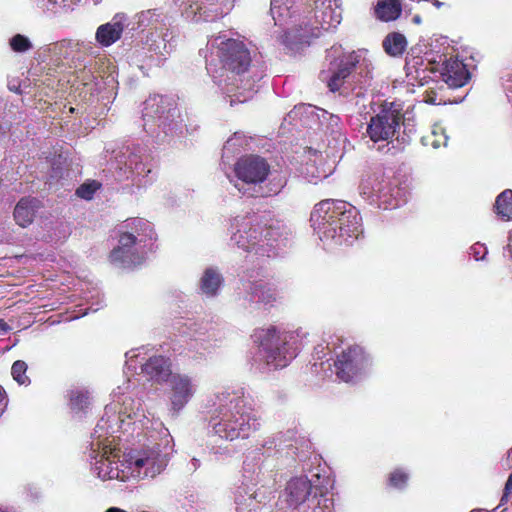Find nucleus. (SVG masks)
Listing matches in <instances>:
<instances>
[{"instance_id": "1", "label": "nucleus", "mask_w": 512, "mask_h": 512, "mask_svg": "<svg viewBox=\"0 0 512 512\" xmlns=\"http://www.w3.org/2000/svg\"><path fill=\"white\" fill-rule=\"evenodd\" d=\"M131 379L113 391V402L106 405L105 413L96 424L91 435L89 460L91 472L102 481H129L127 455L121 453L115 445L121 436L117 433L130 432V426L143 428L148 423V416L142 403L126 395Z\"/></svg>"}, {"instance_id": "2", "label": "nucleus", "mask_w": 512, "mask_h": 512, "mask_svg": "<svg viewBox=\"0 0 512 512\" xmlns=\"http://www.w3.org/2000/svg\"><path fill=\"white\" fill-rule=\"evenodd\" d=\"M206 69L214 82L229 97L230 105L244 103L253 97L254 82L242 78L251 64V51L240 39L221 33L208 40Z\"/></svg>"}, {"instance_id": "3", "label": "nucleus", "mask_w": 512, "mask_h": 512, "mask_svg": "<svg viewBox=\"0 0 512 512\" xmlns=\"http://www.w3.org/2000/svg\"><path fill=\"white\" fill-rule=\"evenodd\" d=\"M209 425L221 439H247L261 427V416L241 389L225 388L215 392L207 402Z\"/></svg>"}, {"instance_id": "4", "label": "nucleus", "mask_w": 512, "mask_h": 512, "mask_svg": "<svg viewBox=\"0 0 512 512\" xmlns=\"http://www.w3.org/2000/svg\"><path fill=\"white\" fill-rule=\"evenodd\" d=\"M143 428L130 426L129 434L144 432L143 443L126 452L129 480H149L160 475L174 454V440L169 430L159 421H151Z\"/></svg>"}, {"instance_id": "5", "label": "nucleus", "mask_w": 512, "mask_h": 512, "mask_svg": "<svg viewBox=\"0 0 512 512\" xmlns=\"http://www.w3.org/2000/svg\"><path fill=\"white\" fill-rule=\"evenodd\" d=\"M310 221L319 239L327 244L349 245L363 232L358 210L340 200L326 199L316 204Z\"/></svg>"}, {"instance_id": "6", "label": "nucleus", "mask_w": 512, "mask_h": 512, "mask_svg": "<svg viewBox=\"0 0 512 512\" xmlns=\"http://www.w3.org/2000/svg\"><path fill=\"white\" fill-rule=\"evenodd\" d=\"M230 243L243 251H255V254L267 257L276 255V249L286 245L287 236L279 223H263L256 214L238 215L231 221Z\"/></svg>"}, {"instance_id": "7", "label": "nucleus", "mask_w": 512, "mask_h": 512, "mask_svg": "<svg viewBox=\"0 0 512 512\" xmlns=\"http://www.w3.org/2000/svg\"><path fill=\"white\" fill-rule=\"evenodd\" d=\"M307 333L298 328L293 331H279L275 327L255 332V342L259 344V358L270 369L283 368L296 357L303 346Z\"/></svg>"}, {"instance_id": "8", "label": "nucleus", "mask_w": 512, "mask_h": 512, "mask_svg": "<svg viewBox=\"0 0 512 512\" xmlns=\"http://www.w3.org/2000/svg\"><path fill=\"white\" fill-rule=\"evenodd\" d=\"M364 201L381 209H395L407 201V191L381 173L365 175L359 184Z\"/></svg>"}, {"instance_id": "9", "label": "nucleus", "mask_w": 512, "mask_h": 512, "mask_svg": "<svg viewBox=\"0 0 512 512\" xmlns=\"http://www.w3.org/2000/svg\"><path fill=\"white\" fill-rule=\"evenodd\" d=\"M284 496L290 507L303 506V512H334L333 499L314 487L306 476L290 479Z\"/></svg>"}, {"instance_id": "10", "label": "nucleus", "mask_w": 512, "mask_h": 512, "mask_svg": "<svg viewBox=\"0 0 512 512\" xmlns=\"http://www.w3.org/2000/svg\"><path fill=\"white\" fill-rule=\"evenodd\" d=\"M143 119L145 127L155 122L158 128L168 134L181 132L183 119L174 102L162 95L150 96L144 102Z\"/></svg>"}, {"instance_id": "11", "label": "nucleus", "mask_w": 512, "mask_h": 512, "mask_svg": "<svg viewBox=\"0 0 512 512\" xmlns=\"http://www.w3.org/2000/svg\"><path fill=\"white\" fill-rule=\"evenodd\" d=\"M366 52H352L347 57L341 60L340 65L336 71H333L331 75L328 72L322 71L320 78L323 81H327V85L332 92L339 91L346 84L345 79L351 74V68L359 70L357 74L360 76L358 79L359 89L362 90L364 87L370 84L372 79V63L365 57ZM361 91L357 92L360 95Z\"/></svg>"}, {"instance_id": "12", "label": "nucleus", "mask_w": 512, "mask_h": 512, "mask_svg": "<svg viewBox=\"0 0 512 512\" xmlns=\"http://www.w3.org/2000/svg\"><path fill=\"white\" fill-rule=\"evenodd\" d=\"M377 105L379 111L370 120L367 127V134L373 142L386 141L392 144L393 148L401 149L402 147L394 144L393 137L400 129L402 119V106L399 103L387 102L373 103Z\"/></svg>"}, {"instance_id": "13", "label": "nucleus", "mask_w": 512, "mask_h": 512, "mask_svg": "<svg viewBox=\"0 0 512 512\" xmlns=\"http://www.w3.org/2000/svg\"><path fill=\"white\" fill-rule=\"evenodd\" d=\"M372 358L360 345H349L337 355V377L344 382H354L372 367Z\"/></svg>"}, {"instance_id": "14", "label": "nucleus", "mask_w": 512, "mask_h": 512, "mask_svg": "<svg viewBox=\"0 0 512 512\" xmlns=\"http://www.w3.org/2000/svg\"><path fill=\"white\" fill-rule=\"evenodd\" d=\"M269 171L270 166L264 158L255 155L242 157L234 165V186L243 195L252 196V186L262 183Z\"/></svg>"}, {"instance_id": "15", "label": "nucleus", "mask_w": 512, "mask_h": 512, "mask_svg": "<svg viewBox=\"0 0 512 512\" xmlns=\"http://www.w3.org/2000/svg\"><path fill=\"white\" fill-rule=\"evenodd\" d=\"M125 356L127 370L125 373L127 374L133 375L137 370V365L140 364L141 372L158 383L166 382L173 375L168 358L153 356L143 362L144 358L141 357L139 350H131Z\"/></svg>"}, {"instance_id": "16", "label": "nucleus", "mask_w": 512, "mask_h": 512, "mask_svg": "<svg viewBox=\"0 0 512 512\" xmlns=\"http://www.w3.org/2000/svg\"><path fill=\"white\" fill-rule=\"evenodd\" d=\"M153 251L151 247L138 245L132 237L120 234L118 246L110 253V261L117 267L133 268L143 264Z\"/></svg>"}, {"instance_id": "17", "label": "nucleus", "mask_w": 512, "mask_h": 512, "mask_svg": "<svg viewBox=\"0 0 512 512\" xmlns=\"http://www.w3.org/2000/svg\"><path fill=\"white\" fill-rule=\"evenodd\" d=\"M169 387L170 410L178 414L194 397L198 389L196 378L174 373L166 381Z\"/></svg>"}, {"instance_id": "18", "label": "nucleus", "mask_w": 512, "mask_h": 512, "mask_svg": "<svg viewBox=\"0 0 512 512\" xmlns=\"http://www.w3.org/2000/svg\"><path fill=\"white\" fill-rule=\"evenodd\" d=\"M119 163L124 165L125 170L134 177L139 186H144L150 181L148 177L152 168L148 162V156L143 153L142 148H127Z\"/></svg>"}, {"instance_id": "19", "label": "nucleus", "mask_w": 512, "mask_h": 512, "mask_svg": "<svg viewBox=\"0 0 512 512\" xmlns=\"http://www.w3.org/2000/svg\"><path fill=\"white\" fill-rule=\"evenodd\" d=\"M174 4L181 8L182 16L190 22H209L218 19L222 13L213 3L206 5L199 0H172Z\"/></svg>"}, {"instance_id": "20", "label": "nucleus", "mask_w": 512, "mask_h": 512, "mask_svg": "<svg viewBox=\"0 0 512 512\" xmlns=\"http://www.w3.org/2000/svg\"><path fill=\"white\" fill-rule=\"evenodd\" d=\"M122 235L133 238L138 245L155 248L156 233L153 225L143 218H132L124 222Z\"/></svg>"}, {"instance_id": "21", "label": "nucleus", "mask_w": 512, "mask_h": 512, "mask_svg": "<svg viewBox=\"0 0 512 512\" xmlns=\"http://www.w3.org/2000/svg\"><path fill=\"white\" fill-rule=\"evenodd\" d=\"M440 76L450 88L464 86L469 80V72L466 65L458 59L445 60L439 68Z\"/></svg>"}, {"instance_id": "22", "label": "nucleus", "mask_w": 512, "mask_h": 512, "mask_svg": "<svg viewBox=\"0 0 512 512\" xmlns=\"http://www.w3.org/2000/svg\"><path fill=\"white\" fill-rule=\"evenodd\" d=\"M126 17L121 14L114 16L112 21L100 25L95 34V39L100 46L109 47L118 41L125 27Z\"/></svg>"}, {"instance_id": "23", "label": "nucleus", "mask_w": 512, "mask_h": 512, "mask_svg": "<svg viewBox=\"0 0 512 512\" xmlns=\"http://www.w3.org/2000/svg\"><path fill=\"white\" fill-rule=\"evenodd\" d=\"M315 18L323 30H329L340 24L341 12L335 3L334 6L332 5L331 0L322 1L320 4H316Z\"/></svg>"}, {"instance_id": "24", "label": "nucleus", "mask_w": 512, "mask_h": 512, "mask_svg": "<svg viewBox=\"0 0 512 512\" xmlns=\"http://www.w3.org/2000/svg\"><path fill=\"white\" fill-rule=\"evenodd\" d=\"M175 36L169 29L155 31L147 38L149 49L156 54L165 56L170 54L176 46Z\"/></svg>"}, {"instance_id": "25", "label": "nucleus", "mask_w": 512, "mask_h": 512, "mask_svg": "<svg viewBox=\"0 0 512 512\" xmlns=\"http://www.w3.org/2000/svg\"><path fill=\"white\" fill-rule=\"evenodd\" d=\"M334 169V161L327 162L320 157L314 162H307L304 173L309 182L317 183L318 181L330 176Z\"/></svg>"}, {"instance_id": "26", "label": "nucleus", "mask_w": 512, "mask_h": 512, "mask_svg": "<svg viewBox=\"0 0 512 512\" xmlns=\"http://www.w3.org/2000/svg\"><path fill=\"white\" fill-rule=\"evenodd\" d=\"M38 200L35 198H22L14 209V219L21 227H27L33 222Z\"/></svg>"}, {"instance_id": "27", "label": "nucleus", "mask_w": 512, "mask_h": 512, "mask_svg": "<svg viewBox=\"0 0 512 512\" xmlns=\"http://www.w3.org/2000/svg\"><path fill=\"white\" fill-rule=\"evenodd\" d=\"M222 282L223 278L218 269L214 267H208L204 270L200 278V291L202 294L208 297H213L218 293Z\"/></svg>"}, {"instance_id": "28", "label": "nucleus", "mask_w": 512, "mask_h": 512, "mask_svg": "<svg viewBox=\"0 0 512 512\" xmlns=\"http://www.w3.org/2000/svg\"><path fill=\"white\" fill-rule=\"evenodd\" d=\"M170 17L162 9H149L139 14L138 23L141 27H151L155 31L163 30L169 24Z\"/></svg>"}, {"instance_id": "29", "label": "nucleus", "mask_w": 512, "mask_h": 512, "mask_svg": "<svg viewBox=\"0 0 512 512\" xmlns=\"http://www.w3.org/2000/svg\"><path fill=\"white\" fill-rule=\"evenodd\" d=\"M311 114H315L320 126L331 135H340L342 123L338 115L331 114L324 109L310 106L307 108Z\"/></svg>"}, {"instance_id": "30", "label": "nucleus", "mask_w": 512, "mask_h": 512, "mask_svg": "<svg viewBox=\"0 0 512 512\" xmlns=\"http://www.w3.org/2000/svg\"><path fill=\"white\" fill-rule=\"evenodd\" d=\"M248 291L252 302H263L270 303L276 300V290L270 285L263 281L248 283L245 287Z\"/></svg>"}, {"instance_id": "31", "label": "nucleus", "mask_w": 512, "mask_h": 512, "mask_svg": "<svg viewBox=\"0 0 512 512\" xmlns=\"http://www.w3.org/2000/svg\"><path fill=\"white\" fill-rule=\"evenodd\" d=\"M263 476L260 463L255 458L247 457L243 463L242 484L247 487L256 486L264 482Z\"/></svg>"}, {"instance_id": "32", "label": "nucleus", "mask_w": 512, "mask_h": 512, "mask_svg": "<svg viewBox=\"0 0 512 512\" xmlns=\"http://www.w3.org/2000/svg\"><path fill=\"white\" fill-rule=\"evenodd\" d=\"M402 11V5L399 0H379L375 7L377 18L388 22L396 20Z\"/></svg>"}, {"instance_id": "33", "label": "nucleus", "mask_w": 512, "mask_h": 512, "mask_svg": "<svg viewBox=\"0 0 512 512\" xmlns=\"http://www.w3.org/2000/svg\"><path fill=\"white\" fill-rule=\"evenodd\" d=\"M407 46V40L405 36L398 32L388 34L383 40V48L390 56L401 55Z\"/></svg>"}, {"instance_id": "34", "label": "nucleus", "mask_w": 512, "mask_h": 512, "mask_svg": "<svg viewBox=\"0 0 512 512\" xmlns=\"http://www.w3.org/2000/svg\"><path fill=\"white\" fill-rule=\"evenodd\" d=\"M448 142V136L446 130L441 125H434L431 131L422 137V143L425 146H432L437 149L439 147H445Z\"/></svg>"}, {"instance_id": "35", "label": "nucleus", "mask_w": 512, "mask_h": 512, "mask_svg": "<svg viewBox=\"0 0 512 512\" xmlns=\"http://www.w3.org/2000/svg\"><path fill=\"white\" fill-rule=\"evenodd\" d=\"M497 214L504 220L512 219V190H505L496 199Z\"/></svg>"}, {"instance_id": "36", "label": "nucleus", "mask_w": 512, "mask_h": 512, "mask_svg": "<svg viewBox=\"0 0 512 512\" xmlns=\"http://www.w3.org/2000/svg\"><path fill=\"white\" fill-rule=\"evenodd\" d=\"M69 397H70V406L73 411H76V412L84 411L90 404V395L87 390H84V389L71 390Z\"/></svg>"}, {"instance_id": "37", "label": "nucleus", "mask_w": 512, "mask_h": 512, "mask_svg": "<svg viewBox=\"0 0 512 512\" xmlns=\"http://www.w3.org/2000/svg\"><path fill=\"white\" fill-rule=\"evenodd\" d=\"M80 43L72 40H62L53 44L49 50L59 57H70L71 52L74 50H78Z\"/></svg>"}, {"instance_id": "38", "label": "nucleus", "mask_w": 512, "mask_h": 512, "mask_svg": "<svg viewBox=\"0 0 512 512\" xmlns=\"http://www.w3.org/2000/svg\"><path fill=\"white\" fill-rule=\"evenodd\" d=\"M40 8L53 13L60 9H72L76 3L75 0H36Z\"/></svg>"}, {"instance_id": "39", "label": "nucleus", "mask_w": 512, "mask_h": 512, "mask_svg": "<svg viewBox=\"0 0 512 512\" xmlns=\"http://www.w3.org/2000/svg\"><path fill=\"white\" fill-rule=\"evenodd\" d=\"M27 368V364L22 360L15 361L11 367V375L19 385L30 384V379L26 375Z\"/></svg>"}, {"instance_id": "40", "label": "nucleus", "mask_w": 512, "mask_h": 512, "mask_svg": "<svg viewBox=\"0 0 512 512\" xmlns=\"http://www.w3.org/2000/svg\"><path fill=\"white\" fill-rule=\"evenodd\" d=\"M10 48L16 53H25L33 48L28 37L16 34L9 40Z\"/></svg>"}, {"instance_id": "41", "label": "nucleus", "mask_w": 512, "mask_h": 512, "mask_svg": "<svg viewBox=\"0 0 512 512\" xmlns=\"http://www.w3.org/2000/svg\"><path fill=\"white\" fill-rule=\"evenodd\" d=\"M409 480V473L403 469H395L389 475V485L396 489H403Z\"/></svg>"}, {"instance_id": "42", "label": "nucleus", "mask_w": 512, "mask_h": 512, "mask_svg": "<svg viewBox=\"0 0 512 512\" xmlns=\"http://www.w3.org/2000/svg\"><path fill=\"white\" fill-rule=\"evenodd\" d=\"M270 11L275 22L281 21L289 14L288 7L284 6V0H271Z\"/></svg>"}, {"instance_id": "43", "label": "nucleus", "mask_w": 512, "mask_h": 512, "mask_svg": "<svg viewBox=\"0 0 512 512\" xmlns=\"http://www.w3.org/2000/svg\"><path fill=\"white\" fill-rule=\"evenodd\" d=\"M99 188V184L96 181H92L89 183H84L76 190V194L78 197L90 200L92 199L94 193Z\"/></svg>"}, {"instance_id": "44", "label": "nucleus", "mask_w": 512, "mask_h": 512, "mask_svg": "<svg viewBox=\"0 0 512 512\" xmlns=\"http://www.w3.org/2000/svg\"><path fill=\"white\" fill-rule=\"evenodd\" d=\"M487 253V247L482 243H475L470 247V255L477 261L483 260Z\"/></svg>"}, {"instance_id": "45", "label": "nucleus", "mask_w": 512, "mask_h": 512, "mask_svg": "<svg viewBox=\"0 0 512 512\" xmlns=\"http://www.w3.org/2000/svg\"><path fill=\"white\" fill-rule=\"evenodd\" d=\"M424 102L433 105H440L446 103V100L443 97H438V94L435 91L431 90L426 91V94L424 96Z\"/></svg>"}, {"instance_id": "46", "label": "nucleus", "mask_w": 512, "mask_h": 512, "mask_svg": "<svg viewBox=\"0 0 512 512\" xmlns=\"http://www.w3.org/2000/svg\"><path fill=\"white\" fill-rule=\"evenodd\" d=\"M503 88L505 90L508 101L512 103V73L504 79Z\"/></svg>"}, {"instance_id": "47", "label": "nucleus", "mask_w": 512, "mask_h": 512, "mask_svg": "<svg viewBox=\"0 0 512 512\" xmlns=\"http://www.w3.org/2000/svg\"><path fill=\"white\" fill-rule=\"evenodd\" d=\"M240 137L238 134H235L234 137L227 140V142L224 145V151L229 152L231 151L236 145Z\"/></svg>"}, {"instance_id": "48", "label": "nucleus", "mask_w": 512, "mask_h": 512, "mask_svg": "<svg viewBox=\"0 0 512 512\" xmlns=\"http://www.w3.org/2000/svg\"><path fill=\"white\" fill-rule=\"evenodd\" d=\"M245 74H246V73H244V74L242 75V78H244L245 80H246V79H249L252 83H253V81H255V82H254V92H253V95H254V94L257 92V89H256V82H257L258 80H260V77H257V79H255V78H251L250 76H246Z\"/></svg>"}, {"instance_id": "49", "label": "nucleus", "mask_w": 512, "mask_h": 512, "mask_svg": "<svg viewBox=\"0 0 512 512\" xmlns=\"http://www.w3.org/2000/svg\"><path fill=\"white\" fill-rule=\"evenodd\" d=\"M510 493L511 492L507 491V488H504V493H503V495L501 497V505L507 503Z\"/></svg>"}, {"instance_id": "50", "label": "nucleus", "mask_w": 512, "mask_h": 512, "mask_svg": "<svg viewBox=\"0 0 512 512\" xmlns=\"http://www.w3.org/2000/svg\"><path fill=\"white\" fill-rule=\"evenodd\" d=\"M412 22H413L414 24H416V25L421 24V23H422V18H421V16H420L419 14H414V15L412 16Z\"/></svg>"}, {"instance_id": "51", "label": "nucleus", "mask_w": 512, "mask_h": 512, "mask_svg": "<svg viewBox=\"0 0 512 512\" xmlns=\"http://www.w3.org/2000/svg\"><path fill=\"white\" fill-rule=\"evenodd\" d=\"M505 488H507L508 492H512V473L510 474V476L505 484Z\"/></svg>"}, {"instance_id": "52", "label": "nucleus", "mask_w": 512, "mask_h": 512, "mask_svg": "<svg viewBox=\"0 0 512 512\" xmlns=\"http://www.w3.org/2000/svg\"><path fill=\"white\" fill-rule=\"evenodd\" d=\"M191 466L193 467L194 470H196L200 466L199 460L196 458H193L191 460Z\"/></svg>"}, {"instance_id": "53", "label": "nucleus", "mask_w": 512, "mask_h": 512, "mask_svg": "<svg viewBox=\"0 0 512 512\" xmlns=\"http://www.w3.org/2000/svg\"><path fill=\"white\" fill-rule=\"evenodd\" d=\"M504 256H507L509 255L511 258H512V250H511V245H507V247L504 249V252H503Z\"/></svg>"}, {"instance_id": "54", "label": "nucleus", "mask_w": 512, "mask_h": 512, "mask_svg": "<svg viewBox=\"0 0 512 512\" xmlns=\"http://www.w3.org/2000/svg\"><path fill=\"white\" fill-rule=\"evenodd\" d=\"M0 329L4 331L9 329L8 324L4 320H0Z\"/></svg>"}, {"instance_id": "55", "label": "nucleus", "mask_w": 512, "mask_h": 512, "mask_svg": "<svg viewBox=\"0 0 512 512\" xmlns=\"http://www.w3.org/2000/svg\"><path fill=\"white\" fill-rule=\"evenodd\" d=\"M105 512H127V511L117 508V507H111V508L107 509Z\"/></svg>"}, {"instance_id": "56", "label": "nucleus", "mask_w": 512, "mask_h": 512, "mask_svg": "<svg viewBox=\"0 0 512 512\" xmlns=\"http://www.w3.org/2000/svg\"><path fill=\"white\" fill-rule=\"evenodd\" d=\"M308 107H309V106H307V107H305V106L300 107V108H298L297 110H295V113H298V111H300L301 109H304L306 114L312 115V114L309 112V110L307 109Z\"/></svg>"}, {"instance_id": "57", "label": "nucleus", "mask_w": 512, "mask_h": 512, "mask_svg": "<svg viewBox=\"0 0 512 512\" xmlns=\"http://www.w3.org/2000/svg\"><path fill=\"white\" fill-rule=\"evenodd\" d=\"M5 406H6L5 402L4 401H0V416L4 412Z\"/></svg>"}, {"instance_id": "58", "label": "nucleus", "mask_w": 512, "mask_h": 512, "mask_svg": "<svg viewBox=\"0 0 512 512\" xmlns=\"http://www.w3.org/2000/svg\"><path fill=\"white\" fill-rule=\"evenodd\" d=\"M406 142H408V136H407V135H403V136L401 137V144L403 145V144H405Z\"/></svg>"}, {"instance_id": "59", "label": "nucleus", "mask_w": 512, "mask_h": 512, "mask_svg": "<svg viewBox=\"0 0 512 512\" xmlns=\"http://www.w3.org/2000/svg\"><path fill=\"white\" fill-rule=\"evenodd\" d=\"M0 401H4V395L1 390H0Z\"/></svg>"}, {"instance_id": "60", "label": "nucleus", "mask_w": 512, "mask_h": 512, "mask_svg": "<svg viewBox=\"0 0 512 512\" xmlns=\"http://www.w3.org/2000/svg\"><path fill=\"white\" fill-rule=\"evenodd\" d=\"M251 497L257 498V494H256V492L252 493V494H251Z\"/></svg>"}, {"instance_id": "61", "label": "nucleus", "mask_w": 512, "mask_h": 512, "mask_svg": "<svg viewBox=\"0 0 512 512\" xmlns=\"http://www.w3.org/2000/svg\"><path fill=\"white\" fill-rule=\"evenodd\" d=\"M396 141H397L398 143L400 142L399 135H397V137H396Z\"/></svg>"}, {"instance_id": "62", "label": "nucleus", "mask_w": 512, "mask_h": 512, "mask_svg": "<svg viewBox=\"0 0 512 512\" xmlns=\"http://www.w3.org/2000/svg\"><path fill=\"white\" fill-rule=\"evenodd\" d=\"M471 512H481V511H480V510H473V511H471Z\"/></svg>"}]
</instances>
